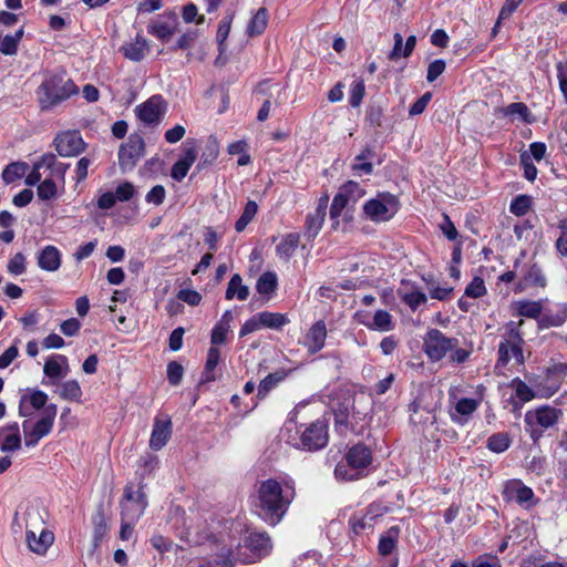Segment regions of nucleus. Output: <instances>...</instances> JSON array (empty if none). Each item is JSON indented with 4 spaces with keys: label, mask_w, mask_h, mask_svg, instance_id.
Masks as SVG:
<instances>
[{
    "label": "nucleus",
    "mask_w": 567,
    "mask_h": 567,
    "mask_svg": "<svg viewBox=\"0 0 567 567\" xmlns=\"http://www.w3.org/2000/svg\"><path fill=\"white\" fill-rule=\"evenodd\" d=\"M296 496L295 481L279 482L276 478L262 481L258 488L259 516L275 526L281 522Z\"/></svg>",
    "instance_id": "nucleus-1"
},
{
    "label": "nucleus",
    "mask_w": 567,
    "mask_h": 567,
    "mask_svg": "<svg viewBox=\"0 0 567 567\" xmlns=\"http://www.w3.org/2000/svg\"><path fill=\"white\" fill-rule=\"evenodd\" d=\"M271 542L266 533H250L245 545L237 544L221 546L216 553L215 565L219 567H234L236 563L254 564L268 555Z\"/></svg>",
    "instance_id": "nucleus-2"
},
{
    "label": "nucleus",
    "mask_w": 567,
    "mask_h": 567,
    "mask_svg": "<svg viewBox=\"0 0 567 567\" xmlns=\"http://www.w3.org/2000/svg\"><path fill=\"white\" fill-rule=\"evenodd\" d=\"M79 90L65 72L51 73L38 87V101L42 111H50L61 104Z\"/></svg>",
    "instance_id": "nucleus-3"
},
{
    "label": "nucleus",
    "mask_w": 567,
    "mask_h": 567,
    "mask_svg": "<svg viewBox=\"0 0 567 567\" xmlns=\"http://www.w3.org/2000/svg\"><path fill=\"white\" fill-rule=\"evenodd\" d=\"M346 462H340L334 468L338 481H355L365 475V470L372 464V451L363 443H358L349 449Z\"/></svg>",
    "instance_id": "nucleus-4"
},
{
    "label": "nucleus",
    "mask_w": 567,
    "mask_h": 567,
    "mask_svg": "<svg viewBox=\"0 0 567 567\" xmlns=\"http://www.w3.org/2000/svg\"><path fill=\"white\" fill-rule=\"evenodd\" d=\"M561 415V410L549 405H542L534 411H527L524 417L525 430L536 444L543 437L544 430L553 427Z\"/></svg>",
    "instance_id": "nucleus-5"
},
{
    "label": "nucleus",
    "mask_w": 567,
    "mask_h": 567,
    "mask_svg": "<svg viewBox=\"0 0 567 567\" xmlns=\"http://www.w3.org/2000/svg\"><path fill=\"white\" fill-rule=\"evenodd\" d=\"M400 208V202L395 195L388 192L379 193L374 198L363 205V213L374 223L390 220Z\"/></svg>",
    "instance_id": "nucleus-6"
},
{
    "label": "nucleus",
    "mask_w": 567,
    "mask_h": 567,
    "mask_svg": "<svg viewBox=\"0 0 567 567\" xmlns=\"http://www.w3.org/2000/svg\"><path fill=\"white\" fill-rule=\"evenodd\" d=\"M298 432H300V439L296 445L299 449L319 451L328 444V425L324 420H317L305 426L300 425Z\"/></svg>",
    "instance_id": "nucleus-7"
},
{
    "label": "nucleus",
    "mask_w": 567,
    "mask_h": 567,
    "mask_svg": "<svg viewBox=\"0 0 567 567\" xmlns=\"http://www.w3.org/2000/svg\"><path fill=\"white\" fill-rule=\"evenodd\" d=\"M364 195L365 189L354 181H348L339 188L330 206V218L336 220L332 226L333 228H337V219L340 217L341 212L348 206L355 205Z\"/></svg>",
    "instance_id": "nucleus-8"
},
{
    "label": "nucleus",
    "mask_w": 567,
    "mask_h": 567,
    "mask_svg": "<svg viewBox=\"0 0 567 567\" xmlns=\"http://www.w3.org/2000/svg\"><path fill=\"white\" fill-rule=\"evenodd\" d=\"M457 344V339L447 338L439 329L429 330L423 338V350L432 361L442 360Z\"/></svg>",
    "instance_id": "nucleus-9"
},
{
    "label": "nucleus",
    "mask_w": 567,
    "mask_h": 567,
    "mask_svg": "<svg viewBox=\"0 0 567 567\" xmlns=\"http://www.w3.org/2000/svg\"><path fill=\"white\" fill-rule=\"evenodd\" d=\"M502 497L506 503H516L524 509H529L537 503L533 489L516 478L504 483Z\"/></svg>",
    "instance_id": "nucleus-10"
},
{
    "label": "nucleus",
    "mask_w": 567,
    "mask_h": 567,
    "mask_svg": "<svg viewBox=\"0 0 567 567\" xmlns=\"http://www.w3.org/2000/svg\"><path fill=\"white\" fill-rule=\"evenodd\" d=\"M524 324V320L520 319L518 321H509L505 324V333L503 336V340L498 344L497 349V361L495 364V369L506 368L509 363V344L511 343H525L523 333L520 331L522 326Z\"/></svg>",
    "instance_id": "nucleus-11"
},
{
    "label": "nucleus",
    "mask_w": 567,
    "mask_h": 567,
    "mask_svg": "<svg viewBox=\"0 0 567 567\" xmlns=\"http://www.w3.org/2000/svg\"><path fill=\"white\" fill-rule=\"evenodd\" d=\"M145 143L141 135L131 134L127 142L120 147L118 165L123 172L135 167L137 161L144 155Z\"/></svg>",
    "instance_id": "nucleus-12"
},
{
    "label": "nucleus",
    "mask_w": 567,
    "mask_h": 567,
    "mask_svg": "<svg viewBox=\"0 0 567 567\" xmlns=\"http://www.w3.org/2000/svg\"><path fill=\"white\" fill-rule=\"evenodd\" d=\"M56 411L55 404L45 406L42 417L33 425L30 432H27L24 440L25 446H35L42 437L47 436L52 431Z\"/></svg>",
    "instance_id": "nucleus-13"
},
{
    "label": "nucleus",
    "mask_w": 567,
    "mask_h": 567,
    "mask_svg": "<svg viewBox=\"0 0 567 567\" xmlns=\"http://www.w3.org/2000/svg\"><path fill=\"white\" fill-rule=\"evenodd\" d=\"M58 154L63 157L78 156L85 150V143L79 131H65L54 138Z\"/></svg>",
    "instance_id": "nucleus-14"
},
{
    "label": "nucleus",
    "mask_w": 567,
    "mask_h": 567,
    "mask_svg": "<svg viewBox=\"0 0 567 567\" xmlns=\"http://www.w3.org/2000/svg\"><path fill=\"white\" fill-rule=\"evenodd\" d=\"M166 103L162 95H153L143 104L136 106V116L147 125H157L164 116Z\"/></svg>",
    "instance_id": "nucleus-15"
},
{
    "label": "nucleus",
    "mask_w": 567,
    "mask_h": 567,
    "mask_svg": "<svg viewBox=\"0 0 567 567\" xmlns=\"http://www.w3.org/2000/svg\"><path fill=\"white\" fill-rule=\"evenodd\" d=\"M134 498V488L132 485H126L123 493V499L121 502L122 508V519L123 520H137L144 513V509L147 506L146 495L142 491L138 489V502L137 505L132 504V499Z\"/></svg>",
    "instance_id": "nucleus-16"
},
{
    "label": "nucleus",
    "mask_w": 567,
    "mask_h": 567,
    "mask_svg": "<svg viewBox=\"0 0 567 567\" xmlns=\"http://www.w3.org/2000/svg\"><path fill=\"white\" fill-rule=\"evenodd\" d=\"M547 286L546 276L537 262H527L522 269V277L515 284L514 292L522 293L529 287L545 288Z\"/></svg>",
    "instance_id": "nucleus-17"
},
{
    "label": "nucleus",
    "mask_w": 567,
    "mask_h": 567,
    "mask_svg": "<svg viewBox=\"0 0 567 567\" xmlns=\"http://www.w3.org/2000/svg\"><path fill=\"white\" fill-rule=\"evenodd\" d=\"M178 27V18L176 13L168 12L159 16L156 20L148 24L147 31L162 42H167L176 32Z\"/></svg>",
    "instance_id": "nucleus-18"
},
{
    "label": "nucleus",
    "mask_w": 567,
    "mask_h": 567,
    "mask_svg": "<svg viewBox=\"0 0 567 567\" xmlns=\"http://www.w3.org/2000/svg\"><path fill=\"white\" fill-rule=\"evenodd\" d=\"M172 435V421L168 416L155 417L150 439V447L159 451L166 445Z\"/></svg>",
    "instance_id": "nucleus-19"
},
{
    "label": "nucleus",
    "mask_w": 567,
    "mask_h": 567,
    "mask_svg": "<svg viewBox=\"0 0 567 567\" xmlns=\"http://www.w3.org/2000/svg\"><path fill=\"white\" fill-rule=\"evenodd\" d=\"M183 156L173 165L171 176L173 179L181 182L187 175L189 168L197 158V151L193 143L186 142L184 144Z\"/></svg>",
    "instance_id": "nucleus-20"
},
{
    "label": "nucleus",
    "mask_w": 567,
    "mask_h": 567,
    "mask_svg": "<svg viewBox=\"0 0 567 567\" xmlns=\"http://www.w3.org/2000/svg\"><path fill=\"white\" fill-rule=\"evenodd\" d=\"M353 408V399L346 398L342 402H336L332 405L334 414V427L340 435H346L349 431V414Z\"/></svg>",
    "instance_id": "nucleus-21"
},
{
    "label": "nucleus",
    "mask_w": 567,
    "mask_h": 567,
    "mask_svg": "<svg viewBox=\"0 0 567 567\" xmlns=\"http://www.w3.org/2000/svg\"><path fill=\"white\" fill-rule=\"evenodd\" d=\"M327 327L324 321L315 322L306 334L305 346L311 354L318 353L326 343Z\"/></svg>",
    "instance_id": "nucleus-22"
},
{
    "label": "nucleus",
    "mask_w": 567,
    "mask_h": 567,
    "mask_svg": "<svg viewBox=\"0 0 567 567\" xmlns=\"http://www.w3.org/2000/svg\"><path fill=\"white\" fill-rule=\"evenodd\" d=\"M328 205V196L321 197L313 213L308 214L306 218V234L308 237H316L324 221Z\"/></svg>",
    "instance_id": "nucleus-23"
},
{
    "label": "nucleus",
    "mask_w": 567,
    "mask_h": 567,
    "mask_svg": "<svg viewBox=\"0 0 567 567\" xmlns=\"http://www.w3.org/2000/svg\"><path fill=\"white\" fill-rule=\"evenodd\" d=\"M38 265L47 271H55L61 266V254L52 245L45 246L38 255Z\"/></svg>",
    "instance_id": "nucleus-24"
},
{
    "label": "nucleus",
    "mask_w": 567,
    "mask_h": 567,
    "mask_svg": "<svg viewBox=\"0 0 567 567\" xmlns=\"http://www.w3.org/2000/svg\"><path fill=\"white\" fill-rule=\"evenodd\" d=\"M68 358L63 354H55L50 357L43 367L44 374L50 379L64 378L68 374Z\"/></svg>",
    "instance_id": "nucleus-25"
},
{
    "label": "nucleus",
    "mask_w": 567,
    "mask_h": 567,
    "mask_svg": "<svg viewBox=\"0 0 567 567\" xmlns=\"http://www.w3.org/2000/svg\"><path fill=\"white\" fill-rule=\"evenodd\" d=\"M54 535L52 532L42 529L37 537L32 530L27 532V543L29 548L37 554H44L47 549L53 544Z\"/></svg>",
    "instance_id": "nucleus-26"
},
{
    "label": "nucleus",
    "mask_w": 567,
    "mask_h": 567,
    "mask_svg": "<svg viewBox=\"0 0 567 567\" xmlns=\"http://www.w3.org/2000/svg\"><path fill=\"white\" fill-rule=\"evenodd\" d=\"M567 320V305L560 303L557 306V310H547L538 320L540 329H548L551 327H560Z\"/></svg>",
    "instance_id": "nucleus-27"
},
{
    "label": "nucleus",
    "mask_w": 567,
    "mask_h": 567,
    "mask_svg": "<svg viewBox=\"0 0 567 567\" xmlns=\"http://www.w3.org/2000/svg\"><path fill=\"white\" fill-rule=\"evenodd\" d=\"M121 51L126 59L138 62L143 60L148 52L147 41L144 38L136 37L134 42L124 44Z\"/></svg>",
    "instance_id": "nucleus-28"
},
{
    "label": "nucleus",
    "mask_w": 567,
    "mask_h": 567,
    "mask_svg": "<svg viewBox=\"0 0 567 567\" xmlns=\"http://www.w3.org/2000/svg\"><path fill=\"white\" fill-rule=\"evenodd\" d=\"M48 400V395L40 390H35L31 393L30 396L23 395L20 400L19 404V415L20 416H30L32 411L25 406V402L29 401L33 409H41L45 405Z\"/></svg>",
    "instance_id": "nucleus-29"
},
{
    "label": "nucleus",
    "mask_w": 567,
    "mask_h": 567,
    "mask_svg": "<svg viewBox=\"0 0 567 567\" xmlns=\"http://www.w3.org/2000/svg\"><path fill=\"white\" fill-rule=\"evenodd\" d=\"M93 523V537H94V544L95 546L99 545V543L102 542L103 537L106 535L109 530V518L106 517L104 513L103 505H99L96 508V513L92 517Z\"/></svg>",
    "instance_id": "nucleus-30"
},
{
    "label": "nucleus",
    "mask_w": 567,
    "mask_h": 567,
    "mask_svg": "<svg viewBox=\"0 0 567 567\" xmlns=\"http://www.w3.org/2000/svg\"><path fill=\"white\" fill-rule=\"evenodd\" d=\"M517 315L525 318L538 319L543 316V300H518L515 302Z\"/></svg>",
    "instance_id": "nucleus-31"
},
{
    "label": "nucleus",
    "mask_w": 567,
    "mask_h": 567,
    "mask_svg": "<svg viewBox=\"0 0 567 567\" xmlns=\"http://www.w3.org/2000/svg\"><path fill=\"white\" fill-rule=\"evenodd\" d=\"M300 241V235L298 233L287 234L281 238V241L276 247L277 255L288 260L297 249Z\"/></svg>",
    "instance_id": "nucleus-32"
},
{
    "label": "nucleus",
    "mask_w": 567,
    "mask_h": 567,
    "mask_svg": "<svg viewBox=\"0 0 567 567\" xmlns=\"http://www.w3.org/2000/svg\"><path fill=\"white\" fill-rule=\"evenodd\" d=\"M249 296V288L243 285V279L239 274L233 275L228 282L225 297L227 300H231L235 297L241 301L246 300Z\"/></svg>",
    "instance_id": "nucleus-33"
},
{
    "label": "nucleus",
    "mask_w": 567,
    "mask_h": 567,
    "mask_svg": "<svg viewBox=\"0 0 567 567\" xmlns=\"http://www.w3.org/2000/svg\"><path fill=\"white\" fill-rule=\"evenodd\" d=\"M399 533L400 528L398 526H392L380 537L378 546L380 555L388 556L393 551L398 542Z\"/></svg>",
    "instance_id": "nucleus-34"
},
{
    "label": "nucleus",
    "mask_w": 567,
    "mask_h": 567,
    "mask_svg": "<svg viewBox=\"0 0 567 567\" xmlns=\"http://www.w3.org/2000/svg\"><path fill=\"white\" fill-rule=\"evenodd\" d=\"M268 14L265 8H260L250 19L247 33L249 37L260 35L267 27Z\"/></svg>",
    "instance_id": "nucleus-35"
},
{
    "label": "nucleus",
    "mask_w": 567,
    "mask_h": 567,
    "mask_svg": "<svg viewBox=\"0 0 567 567\" xmlns=\"http://www.w3.org/2000/svg\"><path fill=\"white\" fill-rule=\"evenodd\" d=\"M285 371H276L261 380L258 386V398L264 399L278 383L286 378Z\"/></svg>",
    "instance_id": "nucleus-36"
},
{
    "label": "nucleus",
    "mask_w": 567,
    "mask_h": 567,
    "mask_svg": "<svg viewBox=\"0 0 567 567\" xmlns=\"http://www.w3.org/2000/svg\"><path fill=\"white\" fill-rule=\"evenodd\" d=\"M260 327H267L271 329H279L288 322L287 318L277 312L264 311L258 313Z\"/></svg>",
    "instance_id": "nucleus-37"
},
{
    "label": "nucleus",
    "mask_w": 567,
    "mask_h": 567,
    "mask_svg": "<svg viewBox=\"0 0 567 567\" xmlns=\"http://www.w3.org/2000/svg\"><path fill=\"white\" fill-rule=\"evenodd\" d=\"M234 19V13H227L219 22L218 30L216 34L217 43H218V50L221 54L225 50V41L230 32L231 22Z\"/></svg>",
    "instance_id": "nucleus-38"
},
{
    "label": "nucleus",
    "mask_w": 567,
    "mask_h": 567,
    "mask_svg": "<svg viewBox=\"0 0 567 567\" xmlns=\"http://www.w3.org/2000/svg\"><path fill=\"white\" fill-rule=\"evenodd\" d=\"M258 212V205L254 200H248L246 204L243 214L238 218V220L235 224V229L238 233H241L245 230L247 225L254 219Z\"/></svg>",
    "instance_id": "nucleus-39"
},
{
    "label": "nucleus",
    "mask_w": 567,
    "mask_h": 567,
    "mask_svg": "<svg viewBox=\"0 0 567 567\" xmlns=\"http://www.w3.org/2000/svg\"><path fill=\"white\" fill-rule=\"evenodd\" d=\"M277 288V276L275 272H264L257 280L256 289L260 295H269Z\"/></svg>",
    "instance_id": "nucleus-40"
},
{
    "label": "nucleus",
    "mask_w": 567,
    "mask_h": 567,
    "mask_svg": "<svg viewBox=\"0 0 567 567\" xmlns=\"http://www.w3.org/2000/svg\"><path fill=\"white\" fill-rule=\"evenodd\" d=\"M28 168V165L25 163H11L6 166V168L2 172V179L6 184H11L14 181L21 178Z\"/></svg>",
    "instance_id": "nucleus-41"
},
{
    "label": "nucleus",
    "mask_w": 567,
    "mask_h": 567,
    "mask_svg": "<svg viewBox=\"0 0 567 567\" xmlns=\"http://www.w3.org/2000/svg\"><path fill=\"white\" fill-rule=\"evenodd\" d=\"M511 445V437L507 433L499 432L491 435L487 440V447L495 453L505 452Z\"/></svg>",
    "instance_id": "nucleus-42"
},
{
    "label": "nucleus",
    "mask_w": 567,
    "mask_h": 567,
    "mask_svg": "<svg viewBox=\"0 0 567 567\" xmlns=\"http://www.w3.org/2000/svg\"><path fill=\"white\" fill-rule=\"evenodd\" d=\"M37 195L41 200H51L58 196V184L52 177H47L38 185Z\"/></svg>",
    "instance_id": "nucleus-43"
},
{
    "label": "nucleus",
    "mask_w": 567,
    "mask_h": 567,
    "mask_svg": "<svg viewBox=\"0 0 567 567\" xmlns=\"http://www.w3.org/2000/svg\"><path fill=\"white\" fill-rule=\"evenodd\" d=\"M218 144L215 140H209L206 147L200 156L197 169H204L209 166L218 156Z\"/></svg>",
    "instance_id": "nucleus-44"
},
{
    "label": "nucleus",
    "mask_w": 567,
    "mask_h": 567,
    "mask_svg": "<svg viewBox=\"0 0 567 567\" xmlns=\"http://www.w3.org/2000/svg\"><path fill=\"white\" fill-rule=\"evenodd\" d=\"M60 396L69 401H80L82 390L78 381L70 380L61 385Z\"/></svg>",
    "instance_id": "nucleus-45"
},
{
    "label": "nucleus",
    "mask_w": 567,
    "mask_h": 567,
    "mask_svg": "<svg viewBox=\"0 0 567 567\" xmlns=\"http://www.w3.org/2000/svg\"><path fill=\"white\" fill-rule=\"evenodd\" d=\"M21 447V436L6 433L0 430V450L2 452H13Z\"/></svg>",
    "instance_id": "nucleus-46"
},
{
    "label": "nucleus",
    "mask_w": 567,
    "mask_h": 567,
    "mask_svg": "<svg viewBox=\"0 0 567 567\" xmlns=\"http://www.w3.org/2000/svg\"><path fill=\"white\" fill-rule=\"evenodd\" d=\"M532 206V197L528 195H518L515 197L509 206V210L512 214L516 216H524L527 214Z\"/></svg>",
    "instance_id": "nucleus-47"
},
{
    "label": "nucleus",
    "mask_w": 567,
    "mask_h": 567,
    "mask_svg": "<svg viewBox=\"0 0 567 567\" xmlns=\"http://www.w3.org/2000/svg\"><path fill=\"white\" fill-rule=\"evenodd\" d=\"M511 385L520 401L529 402L535 398L534 391L519 378L513 379Z\"/></svg>",
    "instance_id": "nucleus-48"
},
{
    "label": "nucleus",
    "mask_w": 567,
    "mask_h": 567,
    "mask_svg": "<svg viewBox=\"0 0 567 567\" xmlns=\"http://www.w3.org/2000/svg\"><path fill=\"white\" fill-rule=\"evenodd\" d=\"M372 327L380 331L391 330L393 328L391 315L385 310H378L374 313Z\"/></svg>",
    "instance_id": "nucleus-49"
},
{
    "label": "nucleus",
    "mask_w": 567,
    "mask_h": 567,
    "mask_svg": "<svg viewBox=\"0 0 567 567\" xmlns=\"http://www.w3.org/2000/svg\"><path fill=\"white\" fill-rule=\"evenodd\" d=\"M478 401L475 399L463 398L455 404V412L461 416H468L478 408Z\"/></svg>",
    "instance_id": "nucleus-50"
},
{
    "label": "nucleus",
    "mask_w": 567,
    "mask_h": 567,
    "mask_svg": "<svg viewBox=\"0 0 567 567\" xmlns=\"http://www.w3.org/2000/svg\"><path fill=\"white\" fill-rule=\"evenodd\" d=\"M374 518H375V515H371L369 513H367L365 515H363L361 517L353 516L350 519L352 530L355 534H360L361 532H363L367 528H372Z\"/></svg>",
    "instance_id": "nucleus-51"
},
{
    "label": "nucleus",
    "mask_w": 567,
    "mask_h": 567,
    "mask_svg": "<svg viewBox=\"0 0 567 567\" xmlns=\"http://www.w3.org/2000/svg\"><path fill=\"white\" fill-rule=\"evenodd\" d=\"M486 293L484 280L481 277H474L465 289V296L471 298H480Z\"/></svg>",
    "instance_id": "nucleus-52"
},
{
    "label": "nucleus",
    "mask_w": 567,
    "mask_h": 567,
    "mask_svg": "<svg viewBox=\"0 0 567 567\" xmlns=\"http://www.w3.org/2000/svg\"><path fill=\"white\" fill-rule=\"evenodd\" d=\"M184 375V368L177 361H171L167 364V379L168 382L176 386L182 382Z\"/></svg>",
    "instance_id": "nucleus-53"
},
{
    "label": "nucleus",
    "mask_w": 567,
    "mask_h": 567,
    "mask_svg": "<svg viewBox=\"0 0 567 567\" xmlns=\"http://www.w3.org/2000/svg\"><path fill=\"white\" fill-rule=\"evenodd\" d=\"M365 94V86L362 81H354L350 89L349 103L353 107H358Z\"/></svg>",
    "instance_id": "nucleus-54"
},
{
    "label": "nucleus",
    "mask_w": 567,
    "mask_h": 567,
    "mask_svg": "<svg viewBox=\"0 0 567 567\" xmlns=\"http://www.w3.org/2000/svg\"><path fill=\"white\" fill-rule=\"evenodd\" d=\"M402 301L406 303L412 310H415L419 306L426 302V296L424 292L415 290L405 292L401 297Z\"/></svg>",
    "instance_id": "nucleus-55"
},
{
    "label": "nucleus",
    "mask_w": 567,
    "mask_h": 567,
    "mask_svg": "<svg viewBox=\"0 0 567 567\" xmlns=\"http://www.w3.org/2000/svg\"><path fill=\"white\" fill-rule=\"evenodd\" d=\"M8 271L14 276L25 272V258L23 254H16L8 262Z\"/></svg>",
    "instance_id": "nucleus-56"
},
{
    "label": "nucleus",
    "mask_w": 567,
    "mask_h": 567,
    "mask_svg": "<svg viewBox=\"0 0 567 567\" xmlns=\"http://www.w3.org/2000/svg\"><path fill=\"white\" fill-rule=\"evenodd\" d=\"M197 38H198V32L196 30L187 31L177 40L176 44L172 49L173 50L190 49L194 45Z\"/></svg>",
    "instance_id": "nucleus-57"
},
{
    "label": "nucleus",
    "mask_w": 567,
    "mask_h": 567,
    "mask_svg": "<svg viewBox=\"0 0 567 567\" xmlns=\"http://www.w3.org/2000/svg\"><path fill=\"white\" fill-rule=\"evenodd\" d=\"M503 113L505 115H512V116H518L523 120L527 118V115L529 114L528 107L526 104L522 102H515L508 104L506 107H504Z\"/></svg>",
    "instance_id": "nucleus-58"
},
{
    "label": "nucleus",
    "mask_w": 567,
    "mask_h": 567,
    "mask_svg": "<svg viewBox=\"0 0 567 567\" xmlns=\"http://www.w3.org/2000/svg\"><path fill=\"white\" fill-rule=\"evenodd\" d=\"M135 194V188L132 183L124 182L120 184L115 189V197L120 202H127L130 200Z\"/></svg>",
    "instance_id": "nucleus-59"
},
{
    "label": "nucleus",
    "mask_w": 567,
    "mask_h": 567,
    "mask_svg": "<svg viewBox=\"0 0 567 567\" xmlns=\"http://www.w3.org/2000/svg\"><path fill=\"white\" fill-rule=\"evenodd\" d=\"M165 196L166 190L164 186L156 185L146 194L145 200L150 204L158 206L164 203Z\"/></svg>",
    "instance_id": "nucleus-60"
},
{
    "label": "nucleus",
    "mask_w": 567,
    "mask_h": 567,
    "mask_svg": "<svg viewBox=\"0 0 567 567\" xmlns=\"http://www.w3.org/2000/svg\"><path fill=\"white\" fill-rule=\"evenodd\" d=\"M432 99V94L430 92L424 93L420 99H417L409 110V114L411 116L420 115L424 112L427 104L430 103Z\"/></svg>",
    "instance_id": "nucleus-61"
},
{
    "label": "nucleus",
    "mask_w": 567,
    "mask_h": 567,
    "mask_svg": "<svg viewBox=\"0 0 567 567\" xmlns=\"http://www.w3.org/2000/svg\"><path fill=\"white\" fill-rule=\"evenodd\" d=\"M444 60H435L429 64L426 80L434 82L445 70Z\"/></svg>",
    "instance_id": "nucleus-62"
},
{
    "label": "nucleus",
    "mask_w": 567,
    "mask_h": 567,
    "mask_svg": "<svg viewBox=\"0 0 567 567\" xmlns=\"http://www.w3.org/2000/svg\"><path fill=\"white\" fill-rule=\"evenodd\" d=\"M560 235L556 240V249L563 256L567 257V223L565 220L559 224Z\"/></svg>",
    "instance_id": "nucleus-63"
},
{
    "label": "nucleus",
    "mask_w": 567,
    "mask_h": 567,
    "mask_svg": "<svg viewBox=\"0 0 567 567\" xmlns=\"http://www.w3.org/2000/svg\"><path fill=\"white\" fill-rule=\"evenodd\" d=\"M472 567H502V565L497 557L482 555L472 561Z\"/></svg>",
    "instance_id": "nucleus-64"
}]
</instances>
